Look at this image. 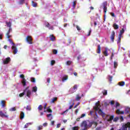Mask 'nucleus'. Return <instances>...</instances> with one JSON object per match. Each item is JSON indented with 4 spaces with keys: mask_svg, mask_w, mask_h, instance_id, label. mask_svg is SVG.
<instances>
[{
    "mask_svg": "<svg viewBox=\"0 0 130 130\" xmlns=\"http://www.w3.org/2000/svg\"><path fill=\"white\" fill-rule=\"evenodd\" d=\"M78 85L75 84L74 86H73V87H72L70 89L69 92L71 94H73V93H75L78 90Z\"/></svg>",
    "mask_w": 130,
    "mask_h": 130,
    "instance_id": "obj_1",
    "label": "nucleus"
},
{
    "mask_svg": "<svg viewBox=\"0 0 130 130\" xmlns=\"http://www.w3.org/2000/svg\"><path fill=\"white\" fill-rule=\"evenodd\" d=\"M81 127H84L82 130L88 129V124H87V121H83L81 124Z\"/></svg>",
    "mask_w": 130,
    "mask_h": 130,
    "instance_id": "obj_2",
    "label": "nucleus"
},
{
    "mask_svg": "<svg viewBox=\"0 0 130 130\" xmlns=\"http://www.w3.org/2000/svg\"><path fill=\"white\" fill-rule=\"evenodd\" d=\"M102 7L103 8L104 12L106 13V12H107V1H105L102 4Z\"/></svg>",
    "mask_w": 130,
    "mask_h": 130,
    "instance_id": "obj_3",
    "label": "nucleus"
},
{
    "mask_svg": "<svg viewBox=\"0 0 130 130\" xmlns=\"http://www.w3.org/2000/svg\"><path fill=\"white\" fill-rule=\"evenodd\" d=\"M26 41L29 44H33V39H32V37L29 36H27L26 38Z\"/></svg>",
    "mask_w": 130,
    "mask_h": 130,
    "instance_id": "obj_4",
    "label": "nucleus"
},
{
    "mask_svg": "<svg viewBox=\"0 0 130 130\" xmlns=\"http://www.w3.org/2000/svg\"><path fill=\"white\" fill-rule=\"evenodd\" d=\"M0 116L1 117H6V118H8V117H9V115H7V112L4 113V112H3V111H0Z\"/></svg>",
    "mask_w": 130,
    "mask_h": 130,
    "instance_id": "obj_5",
    "label": "nucleus"
},
{
    "mask_svg": "<svg viewBox=\"0 0 130 130\" xmlns=\"http://www.w3.org/2000/svg\"><path fill=\"white\" fill-rule=\"evenodd\" d=\"M11 31H12V28H9V29L8 30V31L6 34V38H7L8 39L12 37V35H10V33H11Z\"/></svg>",
    "mask_w": 130,
    "mask_h": 130,
    "instance_id": "obj_6",
    "label": "nucleus"
},
{
    "mask_svg": "<svg viewBox=\"0 0 130 130\" xmlns=\"http://www.w3.org/2000/svg\"><path fill=\"white\" fill-rule=\"evenodd\" d=\"M115 37V31L113 30L112 31L110 38L112 41V42H114V38Z\"/></svg>",
    "mask_w": 130,
    "mask_h": 130,
    "instance_id": "obj_7",
    "label": "nucleus"
},
{
    "mask_svg": "<svg viewBox=\"0 0 130 130\" xmlns=\"http://www.w3.org/2000/svg\"><path fill=\"white\" fill-rule=\"evenodd\" d=\"M100 105L98 103H96L95 104V106L93 107V109L95 110V111H98L99 110H100Z\"/></svg>",
    "mask_w": 130,
    "mask_h": 130,
    "instance_id": "obj_8",
    "label": "nucleus"
},
{
    "mask_svg": "<svg viewBox=\"0 0 130 130\" xmlns=\"http://www.w3.org/2000/svg\"><path fill=\"white\" fill-rule=\"evenodd\" d=\"M12 50L13 51L14 54H17L18 52V49H17V47L16 46L13 45L12 46Z\"/></svg>",
    "mask_w": 130,
    "mask_h": 130,
    "instance_id": "obj_9",
    "label": "nucleus"
},
{
    "mask_svg": "<svg viewBox=\"0 0 130 130\" xmlns=\"http://www.w3.org/2000/svg\"><path fill=\"white\" fill-rule=\"evenodd\" d=\"M49 38L50 40L52 41V42H55V41H56V39H55V37H54L53 35H50Z\"/></svg>",
    "mask_w": 130,
    "mask_h": 130,
    "instance_id": "obj_10",
    "label": "nucleus"
},
{
    "mask_svg": "<svg viewBox=\"0 0 130 130\" xmlns=\"http://www.w3.org/2000/svg\"><path fill=\"white\" fill-rule=\"evenodd\" d=\"M11 61V58L10 57H7L6 58V59L3 61V63L4 64H8L9 62Z\"/></svg>",
    "mask_w": 130,
    "mask_h": 130,
    "instance_id": "obj_11",
    "label": "nucleus"
},
{
    "mask_svg": "<svg viewBox=\"0 0 130 130\" xmlns=\"http://www.w3.org/2000/svg\"><path fill=\"white\" fill-rule=\"evenodd\" d=\"M99 114L100 115H101V116H102V117H104L105 116V113L104 112H103V111L101 109L99 110Z\"/></svg>",
    "mask_w": 130,
    "mask_h": 130,
    "instance_id": "obj_12",
    "label": "nucleus"
},
{
    "mask_svg": "<svg viewBox=\"0 0 130 130\" xmlns=\"http://www.w3.org/2000/svg\"><path fill=\"white\" fill-rule=\"evenodd\" d=\"M96 53L100 54L101 53V46L100 45H98V49L96 50Z\"/></svg>",
    "mask_w": 130,
    "mask_h": 130,
    "instance_id": "obj_13",
    "label": "nucleus"
},
{
    "mask_svg": "<svg viewBox=\"0 0 130 130\" xmlns=\"http://www.w3.org/2000/svg\"><path fill=\"white\" fill-rule=\"evenodd\" d=\"M116 113L117 114H124V111H120V110L118 109L116 111Z\"/></svg>",
    "mask_w": 130,
    "mask_h": 130,
    "instance_id": "obj_14",
    "label": "nucleus"
},
{
    "mask_svg": "<svg viewBox=\"0 0 130 130\" xmlns=\"http://www.w3.org/2000/svg\"><path fill=\"white\" fill-rule=\"evenodd\" d=\"M82 99V96H80V94H77L75 98V101H80Z\"/></svg>",
    "mask_w": 130,
    "mask_h": 130,
    "instance_id": "obj_15",
    "label": "nucleus"
},
{
    "mask_svg": "<svg viewBox=\"0 0 130 130\" xmlns=\"http://www.w3.org/2000/svg\"><path fill=\"white\" fill-rule=\"evenodd\" d=\"M128 122H127L125 125H123V128L122 130H127V127H128Z\"/></svg>",
    "mask_w": 130,
    "mask_h": 130,
    "instance_id": "obj_16",
    "label": "nucleus"
},
{
    "mask_svg": "<svg viewBox=\"0 0 130 130\" xmlns=\"http://www.w3.org/2000/svg\"><path fill=\"white\" fill-rule=\"evenodd\" d=\"M47 106V104H45L44 107V109L45 110L44 112H46L47 111V112H49V107H48L47 109V111L45 110L46 109V107Z\"/></svg>",
    "mask_w": 130,
    "mask_h": 130,
    "instance_id": "obj_17",
    "label": "nucleus"
},
{
    "mask_svg": "<svg viewBox=\"0 0 130 130\" xmlns=\"http://www.w3.org/2000/svg\"><path fill=\"white\" fill-rule=\"evenodd\" d=\"M26 96L28 98H30L31 96V91L30 90H28L26 92Z\"/></svg>",
    "mask_w": 130,
    "mask_h": 130,
    "instance_id": "obj_18",
    "label": "nucleus"
},
{
    "mask_svg": "<svg viewBox=\"0 0 130 130\" xmlns=\"http://www.w3.org/2000/svg\"><path fill=\"white\" fill-rule=\"evenodd\" d=\"M32 124V123L29 122V123H27L25 124L23 128H28L29 127V125H31Z\"/></svg>",
    "mask_w": 130,
    "mask_h": 130,
    "instance_id": "obj_19",
    "label": "nucleus"
},
{
    "mask_svg": "<svg viewBox=\"0 0 130 130\" xmlns=\"http://www.w3.org/2000/svg\"><path fill=\"white\" fill-rule=\"evenodd\" d=\"M31 6L34 7V8H37L38 4L36 2H34V1H32Z\"/></svg>",
    "mask_w": 130,
    "mask_h": 130,
    "instance_id": "obj_20",
    "label": "nucleus"
},
{
    "mask_svg": "<svg viewBox=\"0 0 130 130\" xmlns=\"http://www.w3.org/2000/svg\"><path fill=\"white\" fill-rule=\"evenodd\" d=\"M1 105L3 108L6 107V102L5 101H2Z\"/></svg>",
    "mask_w": 130,
    "mask_h": 130,
    "instance_id": "obj_21",
    "label": "nucleus"
},
{
    "mask_svg": "<svg viewBox=\"0 0 130 130\" xmlns=\"http://www.w3.org/2000/svg\"><path fill=\"white\" fill-rule=\"evenodd\" d=\"M118 85H119V86H121V87H122V86H124V85H125V83L124 82V81L119 82L118 83Z\"/></svg>",
    "mask_w": 130,
    "mask_h": 130,
    "instance_id": "obj_22",
    "label": "nucleus"
},
{
    "mask_svg": "<svg viewBox=\"0 0 130 130\" xmlns=\"http://www.w3.org/2000/svg\"><path fill=\"white\" fill-rule=\"evenodd\" d=\"M6 23L7 27H9V28H12V23H11V21H9V22H6Z\"/></svg>",
    "mask_w": 130,
    "mask_h": 130,
    "instance_id": "obj_23",
    "label": "nucleus"
},
{
    "mask_svg": "<svg viewBox=\"0 0 130 130\" xmlns=\"http://www.w3.org/2000/svg\"><path fill=\"white\" fill-rule=\"evenodd\" d=\"M21 83L23 87H25V86H26V79H22V80L21 81Z\"/></svg>",
    "mask_w": 130,
    "mask_h": 130,
    "instance_id": "obj_24",
    "label": "nucleus"
},
{
    "mask_svg": "<svg viewBox=\"0 0 130 130\" xmlns=\"http://www.w3.org/2000/svg\"><path fill=\"white\" fill-rule=\"evenodd\" d=\"M113 27L114 28V29L117 30V29H118V25L116 24V23H114L113 24Z\"/></svg>",
    "mask_w": 130,
    "mask_h": 130,
    "instance_id": "obj_25",
    "label": "nucleus"
},
{
    "mask_svg": "<svg viewBox=\"0 0 130 130\" xmlns=\"http://www.w3.org/2000/svg\"><path fill=\"white\" fill-rule=\"evenodd\" d=\"M56 100H57V97L53 98V99H52V100L51 101V103H54V102H55V101H56Z\"/></svg>",
    "mask_w": 130,
    "mask_h": 130,
    "instance_id": "obj_26",
    "label": "nucleus"
},
{
    "mask_svg": "<svg viewBox=\"0 0 130 130\" xmlns=\"http://www.w3.org/2000/svg\"><path fill=\"white\" fill-rule=\"evenodd\" d=\"M25 116V114H24V112H21L20 113V119H23Z\"/></svg>",
    "mask_w": 130,
    "mask_h": 130,
    "instance_id": "obj_27",
    "label": "nucleus"
},
{
    "mask_svg": "<svg viewBox=\"0 0 130 130\" xmlns=\"http://www.w3.org/2000/svg\"><path fill=\"white\" fill-rule=\"evenodd\" d=\"M123 33H124V29L122 28V29L120 31V34L119 36H122V34H123Z\"/></svg>",
    "mask_w": 130,
    "mask_h": 130,
    "instance_id": "obj_28",
    "label": "nucleus"
},
{
    "mask_svg": "<svg viewBox=\"0 0 130 130\" xmlns=\"http://www.w3.org/2000/svg\"><path fill=\"white\" fill-rule=\"evenodd\" d=\"M18 4L19 5H24L25 4V0H20Z\"/></svg>",
    "mask_w": 130,
    "mask_h": 130,
    "instance_id": "obj_29",
    "label": "nucleus"
},
{
    "mask_svg": "<svg viewBox=\"0 0 130 130\" xmlns=\"http://www.w3.org/2000/svg\"><path fill=\"white\" fill-rule=\"evenodd\" d=\"M121 37H122V36L119 35L118 39L117 41V43H120V42L121 41Z\"/></svg>",
    "mask_w": 130,
    "mask_h": 130,
    "instance_id": "obj_30",
    "label": "nucleus"
},
{
    "mask_svg": "<svg viewBox=\"0 0 130 130\" xmlns=\"http://www.w3.org/2000/svg\"><path fill=\"white\" fill-rule=\"evenodd\" d=\"M26 109L28 111H30V110H31V106H30V105L27 106L26 107Z\"/></svg>",
    "mask_w": 130,
    "mask_h": 130,
    "instance_id": "obj_31",
    "label": "nucleus"
},
{
    "mask_svg": "<svg viewBox=\"0 0 130 130\" xmlns=\"http://www.w3.org/2000/svg\"><path fill=\"white\" fill-rule=\"evenodd\" d=\"M32 92H35V93H36L37 92V87L35 86L32 88Z\"/></svg>",
    "mask_w": 130,
    "mask_h": 130,
    "instance_id": "obj_32",
    "label": "nucleus"
},
{
    "mask_svg": "<svg viewBox=\"0 0 130 130\" xmlns=\"http://www.w3.org/2000/svg\"><path fill=\"white\" fill-rule=\"evenodd\" d=\"M76 5H77V1H75L73 2V7L74 9L76 8Z\"/></svg>",
    "mask_w": 130,
    "mask_h": 130,
    "instance_id": "obj_33",
    "label": "nucleus"
},
{
    "mask_svg": "<svg viewBox=\"0 0 130 130\" xmlns=\"http://www.w3.org/2000/svg\"><path fill=\"white\" fill-rule=\"evenodd\" d=\"M68 78H69V77L68 76H66L64 77H63L62 79V82H64V81L68 80Z\"/></svg>",
    "mask_w": 130,
    "mask_h": 130,
    "instance_id": "obj_34",
    "label": "nucleus"
},
{
    "mask_svg": "<svg viewBox=\"0 0 130 130\" xmlns=\"http://www.w3.org/2000/svg\"><path fill=\"white\" fill-rule=\"evenodd\" d=\"M113 118H114V116L112 115L110 117V118L108 120V121H112V120H113Z\"/></svg>",
    "mask_w": 130,
    "mask_h": 130,
    "instance_id": "obj_35",
    "label": "nucleus"
},
{
    "mask_svg": "<svg viewBox=\"0 0 130 130\" xmlns=\"http://www.w3.org/2000/svg\"><path fill=\"white\" fill-rule=\"evenodd\" d=\"M129 113V108H126L125 110V113Z\"/></svg>",
    "mask_w": 130,
    "mask_h": 130,
    "instance_id": "obj_36",
    "label": "nucleus"
},
{
    "mask_svg": "<svg viewBox=\"0 0 130 130\" xmlns=\"http://www.w3.org/2000/svg\"><path fill=\"white\" fill-rule=\"evenodd\" d=\"M72 62H73V61H67L66 62V64L67 66H71V64H72Z\"/></svg>",
    "mask_w": 130,
    "mask_h": 130,
    "instance_id": "obj_37",
    "label": "nucleus"
},
{
    "mask_svg": "<svg viewBox=\"0 0 130 130\" xmlns=\"http://www.w3.org/2000/svg\"><path fill=\"white\" fill-rule=\"evenodd\" d=\"M38 109H39V111H41V110H42V109H43V107H42V105H39L38 107Z\"/></svg>",
    "mask_w": 130,
    "mask_h": 130,
    "instance_id": "obj_38",
    "label": "nucleus"
},
{
    "mask_svg": "<svg viewBox=\"0 0 130 130\" xmlns=\"http://www.w3.org/2000/svg\"><path fill=\"white\" fill-rule=\"evenodd\" d=\"M8 41L12 44V45H15V43H14V42L12 41L10 38L8 39Z\"/></svg>",
    "mask_w": 130,
    "mask_h": 130,
    "instance_id": "obj_39",
    "label": "nucleus"
},
{
    "mask_svg": "<svg viewBox=\"0 0 130 130\" xmlns=\"http://www.w3.org/2000/svg\"><path fill=\"white\" fill-rule=\"evenodd\" d=\"M54 64H55V60H52L51 61V66H54Z\"/></svg>",
    "mask_w": 130,
    "mask_h": 130,
    "instance_id": "obj_40",
    "label": "nucleus"
},
{
    "mask_svg": "<svg viewBox=\"0 0 130 130\" xmlns=\"http://www.w3.org/2000/svg\"><path fill=\"white\" fill-rule=\"evenodd\" d=\"M117 66H118V64H117V62L114 61V69H116L117 68Z\"/></svg>",
    "mask_w": 130,
    "mask_h": 130,
    "instance_id": "obj_41",
    "label": "nucleus"
},
{
    "mask_svg": "<svg viewBox=\"0 0 130 130\" xmlns=\"http://www.w3.org/2000/svg\"><path fill=\"white\" fill-rule=\"evenodd\" d=\"M103 54L105 55V56H108V53L106 51H104L103 52Z\"/></svg>",
    "mask_w": 130,
    "mask_h": 130,
    "instance_id": "obj_42",
    "label": "nucleus"
},
{
    "mask_svg": "<svg viewBox=\"0 0 130 130\" xmlns=\"http://www.w3.org/2000/svg\"><path fill=\"white\" fill-rule=\"evenodd\" d=\"M108 78H109L108 79L109 82H111V81H112V78H113L112 76L109 75Z\"/></svg>",
    "mask_w": 130,
    "mask_h": 130,
    "instance_id": "obj_43",
    "label": "nucleus"
},
{
    "mask_svg": "<svg viewBox=\"0 0 130 130\" xmlns=\"http://www.w3.org/2000/svg\"><path fill=\"white\" fill-rule=\"evenodd\" d=\"M43 126L40 125V126H38L37 130H41V129H43Z\"/></svg>",
    "mask_w": 130,
    "mask_h": 130,
    "instance_id": "obj_44",
    "label": "nucleus"
},
{
    "mask_svg": "<svg viewBox=\"0 0 130 130\" xmlns=\"http://www.w3.org/2000/svg\"><path fill=\"white\" fill-rule=\"evenodd\" d=\"M30 80H31V82H32V83H35V82H36L35 78L32 77V78H31Z\"/></svg>",
    "mask_w": 130,
    "mask_h": 130,
    "instance_id": "obj_45",
    "label": "nucleus"
},
{
    "mask_svg": "<svg viewBox=\"0 0 130 130\" xmlns=\"http://www.w3.org/2000/svg\"><path fill=\"white\" fill-rule=\"evenodd\" d=\"M25 95V92L23 90V92L19 94V97H23Z\"/></svg>",
    "mask_w": 130,
    "mask_h": 130,
    "instance_id": "obj_46",
    "label": "nucleus"
},
{
    "mask_svg": "<svg viewBox=\"0 0 130 130\" xmlns=\"http://www.w3.org/2000/svg\"><path fill=\"white\" fill-rule=\"evenodd\" d=\"M72 130H79V127L74 126V127H72Z\"/></svg>",
    "mask_w": 130,
    "mask_h": 130,
    "instance_id": "obj_47",
    "label": "nucleus"
},
{
    "mask_svg": "<svg viewBox=\"0 0 130 130\" xmlns=\"http://www.w3.org/2000/svg\"><path fill=\"white\" fill-rule=\"evenodd\" d=\"M103 95H104L105 96H106V95H107V90H104L103 91Z\"/></svg>",
    "mask_w": 130,
    "mask_h": 130,
    "instance_id": "obj_48",
    "label": "nucleus"
},
{
    "mask_svg": "<svg viewBox=\"0 0 130 130\" xmlns=\"http://www.w3.org/2000/svg\"><path fill=\"white\" fill-rule=\"evenodd\" d=\"M57 54V50L54 49L53 50V54Z\"/></svg>",
    "mask_w": 130,
    "mask_h": 130,
    "instance_id": "obj_49",
    "label": "nucleus"
},
{
    "mask_svg": "<svg viewBox=\"0 0 130 130\" xmlns=\"http://www.w3.org/2000/svg\"><path fill=\"white\" fill-rule=\"evenodd\" d=\"M119 106H120V104H119V103L117 102L116 103V108H117V107H119Z\"/></svg>",
    "mask_w": 130,
    "mask_h": 130,
    "instance_id": "obj_50",
    "label": "nucleus"
},
{
    "mask_svg": "<svg viewBox=\"0 0 130 130\" xmlns=\"http://www.w3.org/2000/svg\"><path fill=\"white\" fill-rule=\"evenodd\" d=\"M118 119H119V117H116L114 118L113 119V121H117V120H118Z\"/></svg>",
    "mask_w": 130,
    "mask_h": 130,
    "instance_id": "obj_51",
    "label": "nucleus"
},
{
    "mask_svg": "<svg viewBox=\"0 0 130 130\" xmlns=\"http://www.w3.org/2000/svg\"><path fill=\"white\" fill-rule=\"evenodd\" d=\"M20 78L22 79V80H24V79H25V76H24V75H23V74H21L20 75Z\"/></svg>",
    "mask_w": 130,
    "mask_h": 130,
    "instance_id": "obj_52",
    "label": "nucleus"
},
{
    "mask_svg": "<svg viewBox=\"0 0 130 130\" xmlns=\"http://www.w3.org/2000/svg\"><path fill=\"white\" fill-rule=\"evenodd\" d=\"M10 111H16V108L15 107L12 108L10 109Z\"/></svg>",
    "mask_w": 130,
    "mask_h": 130,
    "instance_id": "obj_53",
    "label": "nucleus"
},
{
    "mask_svg": "<svg viewBox=\"0 0 130 130\" xmlns=\"http://www.w3.org/2000/svg\"><path fill=\"white\" fill-rule=\"evenodd\" d=\"M76 29H77L78 31H80L81 30V28L79 27L78 25H76Z\"/></svg>",
    "mask_w": 130,
    "mask_h": 130,
    "instance_id": "obj_54",
    "label": "nucleus"
},
{
    "mask_svg": "<svg viewBox=\"0 0 130 130\" xmlns=\"http://www.w3.org/2000/svg\"><path fill=\"white\" fill-rule=\"evenodd\" d=\"M85 116H86V114H82L80 116V118H83V117H85Z\"/></svg>",
    "mask_w": 130,
    "mask_h": 130,
    "instance_id": "obj_55",
    "label": "nucleus"
},
{
    "mask_svg": "<svg viewBox=\"0 0 130 130\" xmlns=\"http://www.w3.org/2000/svg\"><path fill=\"white\" fill-rule=\"evenodd\" d=\"M79 105H80V103H77V104L76 105L74 106V108H77V107H78V106H79Z\"/></svg>",
    "mask_w": 130,
    "mask_h": 130,
    "instance_id": "obj_56",
    "label": "nucleus"
},
{
    "mask_svg": "<svg viewBox=\"0 0 130 130\" xmlns=\"http://www.w3.org/2000/svg\"><path fill=\"white\" fill-rule=\"evenodd\" d=\"M111 105H114V101H111L110 102Z\"/></svg>",
    "mask_w": 130,
    "mask_h": 130,
    "instance_id": "obj_57",
    "label": "nucleus"
},
{
    "mask_svg": "<svg viewBox=\"0 0 130 130\" xmlns=\"http://www.w3.org/2000/svg\"><path fill=\"white\" fill-rule=\"evenodd\" d=\"M93 113H94V111H90V113L89 115H93Z\"/></svg>",
    "mask_w": 130,
    "mask_h": 130,
    "instance_id": "obj_58",
    "label": "nucleus"
},
{
    "mask_svg": "<svg viewBox=\"0 0 130 130\" xmlns=\"http://www.w3.org/2000/svg\"><path fill=\"white\" fill-rule=\"evenodd\" d=\"M110 15L112 16V17H115V15L114 14V13L111 12L110 13Z\"/></svg>",
    "mask_w": 130,
    "mask_h": 130,
    "instance_id": "obj_59",
    "label": "nucleus"
},
{
    "mask_svg": "<svg viewBox=\"0 0 130 130\" xmlns=\"http://www.w3.org/2000/svg\"><path fill=\"white\" fill-rule=\"evenodd\" d=\"M60 125H61V124H60V123L57 124L56 128H58V127H60Z\"/></svg>",
    "mask_w": 130,
    "mask_h": 130,
    "instance_id": "obj_60",
    "label": "nucleus"
},
{
    "mask_svg": "<svg viewBox=\"0 0 130 130\" xmlns=\"http://www.w3.org/2000/svg\"><path fill=\"white\" fill-rule=\"evenodd\" d=\"M120 119L121 121H123V117L122 116H121Z\"/></svg>",
    "mask_w": 130,
    "mask_h": 130,
    "instance_id": "obj_61",
    "label": "nucleus"
},
{
    "mask_svg": "<svg viewBox=\"0 0 130 130\" xmlns=\"http://www.w3.org/2000/svg\"><path fill=\"white\" fill-rule=\"evenodd\" d=\"M29 87L27 86V87H26V88L24 90V92H26L27 91V90H28V89H29Z\"/></svg>",
    "mask_w": 130,
    "mask_h": 130,
    "instance_id": "obj_62",
    "label": "nucleus"
},
{
    "mask_svg": "<svg viewBox=\"0 0 130 130\" xmlns=\"http://www.w3.org/2000/svg\"><path fill=\"white\" fill-rule=\"evenodd\" d=\"M128 130H130V122H128Z\"/></svg>",
    "mask_w": 130,
    "mask_h": 130,
    "instance_id": "obj_63",
    "label": "nucleus"
},
{
    "mask_svg": "<svg viewBox=\"0 0 130 130\" xmlns=\"http://www.w3.org/2000/svg\"><path fill=\"white\" fill-rule=\"evenodd\" d=\"M47 125H48L47 123H44L43 124V126H47Z\"/></svg>",
    "mask_w": 130,
    "mask_h": 130,
    "instance_id": "obj_64",
    "label": "nucleus"
}]
</instances>
